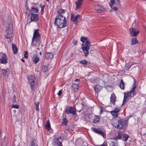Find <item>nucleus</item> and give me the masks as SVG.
<instances>
[{
  "label": "nucleus",
  "mask_w": 146,
  "mask_h": 146,
  "mask_svg": "<svg viewBox=\"0 0 146 146\" xmlns=\"http://www.w3.org/2000/svg\"><path fill=\"white\" fill-rule=\"evenodd\" d=\"M138 43V41L136 38H133L131 39V45H133Z\"/></svg>",
  "instance_id": "obj_35"
},
{
  "label": "nucleus",
  "mask_w": 146,
  "mask_h": 146,
  "mask_svg": "<svg viewBox=\"0 0 146 146\" xmlns=\"http://www.w3.org/2000/svg\"><path fill=\"white\" fill-rule=\"evenodd\" d=\"M83 0H78L75 2V4L76 5V9H78L81 7Z\"/></svg>",
  "instance_id": "obj_20"
},
{
  "label": "nucleus",
  "mask_w": 146,
  "mask_h": 146,
  "mask_svg": "<svg viewBox=\"0 0 146 146\" xmlns=\"http://www.w3.org/2000/svg\"><path fill=\"white\" fill-rule=\"evenodd\" d=\"M21 61L23 62H25V60H24L23 59V58H22L21 59Z\"/></svg>",
  "instance_id": "obj_52"
},
{
  "label": "nucleus",
  "mask_w": 146,
  "mask_h": 146,
  "mask_svg": "<svg viewBox=\"0 0 146 146\" xmlns=\"http://www.w3.org/2000/svg\"><path fill=\"white\" fill-rule=\"evenodd\" d=\"M28 53L27 51H25V52L24 53V57L26 58H28Z\"/></svg>",
  "instance_id": "obj_42"
},
{
  "label": "nucleus",
  "mask_w": 146,
  "mask_h": 146,
  "mask_svg": "<svg viewBox=\"0 0 146 146\" xmlns=\"http://www.w3.org/2000/svg\"><path fill=\"white\" fill-rule=\"evenodd\" d=\"M48 70V67L46 66H42V70L43 72H46Z\"/></svg>",
  "instance_id": "obj_37"
},
{
  "label": "nucleus",
  "mask_w": 146,
  "mask_h": 146,
  "mask_svg": "<svg viewBox=\"0 0 146 146\" xmlns=\"http://www.w3.org/2000/svg\"><path fill=\"white\" fill-rule=\"evenodd\" d=\"M60 138H58L56 139H54L52 141V143L54 146H62V143L59 141Z\"/></svg>",
  "instance_id": "obj_15"
},
{
  "label": "nucleus",
  "mask_w": 146,
  "mask_h": 146,
  "mask_svg": "<svg viewBox=\"0 0 146 146\" xmlns=\"http://www.w3.org/2000/svg\"><path fill=\"white\" fill-rule=\"evenodd\" d=\"M62 93V90H59V91L58 92V96H60L61 95Z\"/></svg>",
  "instance_id": "obj_45"
},
{
  "label": "nucleus",
  "mask_w": 146,
  "mask_h": 146,
  "mask_svg": "<svg viewBox=\"0 0 146 146\" xmlns=\"http://www.w3.org/2000/svg\"><path fill=\"white\" fill-rule=\"evenodd\" d=\"M111 123L115 127H117L119 129H121L123 126L125 125V123L123 121L116 119H113Z\"/></svg>",
  "instance_id": "obj_6"
},
{
  "label": "nucleus",
  "mask_w": 146,
  "mask_h": 146,
  "mask_svg": "<svg viewBox=\"0 0 146 146\" xmlns=\"http://www.w3.org/2000/svg\"><path fill=\"white\" fill-rule=\"evenodd\" d=\"M2 72L3 76L5 77L6 75L8 76L9 74L10 71L9 68H7L6 69L2 70Z\"/></svg>",
  "instance_id": "obj_22"
},
{
  "label": "nucleus",
  "mask_w": 146,
  "mask_h": 146,
  "mask_svg": "<svg viewBox=\"0 0 146 146\" xmlns=\"http://www.w3.org/2000/svg\"><path fill=\"white\" fill-rule=\"evenodd\" d=\"M129 31L130 33V35L132 37L136 36L139 33L138 30L133 28H130Z\"/></svg>",
  "instance_id": "obj_11"
},
{
  "label": "nucleus",
  "mask_w": 146,
  "mask_h": 146,
  "mask_svg": "<svg viewBox=\"0 0 146 146\" xmlns=\"http://www.w3.org/2000/svg\"><path fill=\"white\" fill-rule=\"evenodd\" d=\"M77 40H74L73 41V44L74 45H77Z\"/></svg>",
  "instance_id": "obj_46"
},
{
  "label": "nucleus",
  "mask_w": 146,
  "mask_h": 146,
  "mask_svg": "<svg viewBox=\"0 0 146 146\" xmlns=\"http://www.w3.org/2000/svg\"><path fill=\"white\" fill-rule=\"evenodd\" d=\"M94 9L98 12H100L101 11H105L106 9L103 7H102L101 5L97 4L94 6Z\"/></svg>",
  "instance_id": "obj_13"
},
{
  "label": "nucleus",
  "mask_w": 146,
  "mask_h": 146,
  "mask_svg": "<svg viewBox=\"0 0 146 146\" xmlns=\"http://www.w3.org/2000/svg\"><path fill=\"white\" fill-rule=\"evenodd\" d=\"M46 1H47L48 2H49V0H46Z\"/></svg>",
  "instance_id": "obj_55"
},
{
  "label": "nucleus",
  "mask_w": 146,
  "mask_h": 146,
  "mask_svg": "<svg viewBox=\"0 0 146 146\" xmlns=\"http://www.w3.org/2000/svg\"><path fill=\"white\" fill-rule=\"evenodd\" d=\"M13 25L12 24H10L7 28L4 35L5 37L8 39L7 41L8 42H11L13 40Z\"/></svg>",
  "instance_id": "obj_3"
},
{
  "label": "nucleus",
  "mask_w": 146,
  "mask_h": 146,
  "mask_svg": "<svg viewBox=\"0 0 146 146\" xmlns=\"http://www.w3.org/2000/svg\"><path fill=\"white\" fill-rule=\"evenodd\" d=\"M16 97L15 95H14L13 97V103H14L15 102H16Z\"/></svg>",
  "instance_id": "obj_43"
},
{
  "label": "nucleus",
  "mask_w": 146,
  "mask_h": 146,
  "mask_svg": "<svg viewBox=\"0 0 146 146\" xmlns=\"http://www.w3.org/2000/svg\"><path fill=\"white\" fill-rule=\"evenodd\" d=\"M80 15L77 14L75 17L73 14H71L70 20L73 22L74 24H76L78 23V19L80 18Z\"/></svg>",
  "instance_id": "obj_10"
},
{
  "label": "nucleus",
  "mask_w": 146,
  "mask_h": 146,
  "mask_svg": "<svg viewBox=\"0 0 146 146\" xmlns=\"http://www.w3.org/2000/svg\"><path fill=\"white\" fill-rule=\"evenodd\" d=\"M110 102L111 103L113 104H115V94H112L110 98Z\"/></svg>",
  "instance_id": "obj_26"
},
{
  "label": "nucleus",
  "mask_w": 146,
  "mask_h": 146,
  "mask_svg": "<svg viewBox=\"0 0 146 146\" xmlns=\"http://www.w3.org/2000/svg\"><path fill=\"white\" fill-rule=\"evenodd\" d=\"M63 121L62 122V124L64 125H66L67 124L68 120L66 118H64L62 119Z\"/></svg>",
  "instance_id": "obj_36"
},
{
  "label": "nucleus",
  "mask_w": 146,
  "mask_h": 146,
  "mask_svg": "<svg viewBox=\"0 0 146 146\" xmlns=\"http://www.w3.org/2000/svg\"><path fill=\"white\" fill-rule=\"evenodd\" d=\"M39 60V57L36 56H35L33 57V61L34 63L36 64L37 63Z\"/></svg>",
  "instance_id": "obj_34"
},
{
  "label": "nucleus",
  "mask_w": 146,
  "mask_h": 146,
  "mask_svg": "<svg viewBox=\"0 0 146 146\" xmlns=\"http://www.w3.org/2000/svg\"><path fill=\"white\" fill-rule=\"evenodd\" d=\"M30 146H38L36 142V140L34 139H32L30 142Z\"/></svg>",
  "instance_id": "obj_29"
},
{
  "label": "nucleus",
  "mask_w": 146,
  "mask_h": 146,
  "mask_svg": "<svg viewBox=\"0 0 146 146\" xmlns=\"http://www.w3.org/2000/svg\"><path fill=\"white\" fill-rule=\"evenodd\" d=\"M80 111H81L80 110V111H79V112H80Z\"/></svg>",
  "instance_id": "obj_57"
},
{
  "label": "nucleus",
  "mask_w": 146,
  "mask_h": 146,
  "mask_svg": "<svg viewBox=\"0 0 146 146\" xmlns=\"http://www.w3.org/2000/svg\"><path fill=\"white\" fill-rule=\"evenodd\" d=\"M100 116L97 115H95L94 117L93 120L92 122L95 123H100Z\"/></svg>",
  "instance_id": "obj_21"
},
{
  "label": "nucleus",
  "mask_w": 146,
  "mask_h": 146,
  "mask_svg": "<svg viewBox=\"0 0 146 146\" xmlns=\"http://www.w3.org/2000/svg\"><path fill=\"white\" fill-rule=\"evenodd\" d=\"M72 87L73 88L74 92H77L78 89V86L77 84H74L72 85Z\"/></svg>",
  "instance_id": "obj_30"
},
{
  "label": "nucleus",
  "mask_w": 146,
  "mask_h": 146,
  "mask_svg": "<svg viewBox=\"0 0 146 146\" xmlns=\"http://www.w3.org/2000/svg\"><path fill=\"white\" fill-rule=\"evenodd\" d=\"M113 9L115 11H116L117 10V7H114L113 8Z\"/></svg>",
  "instance_id": "obj_47"
},
{
  "label": "nucleus",
  "mask_w": 146,
  "mask_h": 146,
  "mask_svg": "<svg viewBox=\"0 0 146 146\" xmlns=\"http://www.w3.org/2000/svg\"><path fill=\"white\" fill-rule=\"evenodd\" d=\"M96 146H108L106 141H104V143L100 145H96Z\"/></svg>",
  "instance_id": "obj_40"
},
{
  "label": "nucleus",
  "mask_w": 146,
  "mask_h": 146,
  "mask_svg": "<svg viewBox=\"0 0 146 146\" xmlns=\"http://www.w3.org/2000/svg\"><path fill=\"white\" fill-rule=\"evenodd\" d=\"M137 63L134 62H133L132 63L131 65L130 66L129 68L132 65H133V64H136Z\"/></svg>",
  "instance_id": "obj_51"
},
{
  "label": "nucleus",
  "mask_w": 146,
  "mask_h": 146,
  "mask_svg": "<svg viewBox=\"0 0 146 146\" xmlns=\"http://www.w3.org/2000/svg\"><path fill=\"white\" fill-rule=\"evenodd\" d=\"M136 88V86H134L130 91L127 93H124V96L122 105H123L127 100L130 99L131 97L136 94L137 93L135 90Z\"/></svg>",
  "instance_id": "obj_4"
},
{
  "label": "nucleus",
  "mask_w": 146,
  "mask_h": 146,
  "mask_svg": "<svg viewBox=\"0 0 146 146\" xmlns=\"http://www.w3.org/2000/svg\"><path fill=\"white\" fill-rule=\"evenodd\" d=\"M119 111V108H116L114 110L111 111V113L112 115L115 117H117L118 116L117 113Z\"/></svg>",
  "instance_id": "obj_23"
},
{
  "label": "nucleus",
  "mask_w": 146,
  "mask_h": 146,
  "mask_svg": "<svg viewBox=\"0 0 146 146\" xmlns=\"http://www.w3.org/2000/svg\"><path fill=\"white\" fill-rule=\"evenodd\" d=\"M39 18V16L38 14H32L31 15V21H37Z\"/></svg>",
  "instance_id": "obj_16"
},
{
  "label": "nucleus",
  "mask_w": 146,
  "mask_h": 146,
  "mask_svg": "<svg viewBox=\"0 0 146 146\" xmlns=\"http://www.w3.org/2000/svg\"><path fill=\"white\" fill-rule=\"evenodd\" d=\"M36 110L38 111H39V109L38 106H36Z\"/></svg>",
  "instance_id": "obj_48"
},
{
  "label": "nucleus",
  "mask_w": 146,
  "mask_h": 146,
  "mask_svg": "<svg viewBox=\"0 0 146 146\" xmlns=\"http://www.w3.org/2000/svg\"><path fill=\"white\" fill-rule=\"evenodd\" d=\"M119 87L122 90H124L125 89L124 83L122 79L120 81Z\"/></svg>",
  "instance_id": "obj_32"
},
{
  "label": "nucleus",
  "mask_w": 146,
  "mask_h": 146,
  "mask_svg": "<svg viewBox=\"0 0 146 146\" xmlns=\"http://www.w3.org/2000/svg\"><path fill=\"white\" fill-rule=\"evenodd\" d=\"M92 130L95 133L101 135L104 138H106V137L105 131H102L101 128H96L94 127H92Z\"/></svg>",
  "instance_id": "obj_8"
},
{
  "label": "nucleus",
  "mask_w": 146,
  "mask_h": 146,
  "mask_svg": "<svg viewBox=\"0 0 146 146\" xmlns=\"http://www.w3.org/2000/svg\"><path fill=\"white\" fill-rule=\"evenodd\" d=\"M122 137V134H121V132H119L118 133V135L113 139H115L117 141L118 139H121Z\"/></svg>",
  "instance_id": "obj_31"
},
{
  "label": "nucleus",
  "mask_w": 146,
  "mask_h": 146,
  "mask_svg": "<svg viewBox=\"0 0 146 146\" xmlns=\"http://www.w3.org/2000/svg\"><path fill=\"white\" fill-rule=\"evenodd\" d=\"M114 4H116L117 7H119L120 5L119 0H111L109 4L111 8H112L113 5Z\"/></svg>",
  "instance_id": "obj_14"
},
{
  "label": "nucleus",
  "mask_w": 146,
  "mask_h": 146,
  "mask_svg": "<svg viewBox=\"0 0 146 146\" xmlns=\"http://www.w3.org/2000/svg\"><path fill=\"white\" fill-rule=\"evenodd\" d=\"M76 109L72 106L67 108L65 111V113L67 114H72L73 115H77L76 113Z\"/></svg>",
  "instance_id": "obj_9"
},
{
  "label": "nucleus",
  "mask_w": 146,
  "mask_h": 146,
  "mask_svg": "<svg viewBox=\"0 0 146 146\" xmlns=\"http://www.w3.org/2000/svg\"><path fill=\"white\" fill-rule=\"evenodd\" d=\"M103 88V87L98 84L96 85L94 87V89L95 92L97 94L100 92V90Z\"/></svg>",
  "instance_id": "obj_18"
},
{
  "label": "nucleus",
  "mask_w": 146,
  "mask_h": 146,
  "mask_svg": "<svg viewBox=\"0 0 146 146\" xmlns=\"http://www.w3.org/2000/svg\"><path fill=\"white\" fill-rule=\"evenodd\" d=\"M38 8H35L32 7H31L29 13H28V15H29L31 14H38Z\"/></svg>",
  "instance_id": "obj_12"
},
{
  "label": "nucleus",
  "mask_w": 146,
  "mask_h": 146,
  "mask_svg": "<svg viewBox=\"0 0 146 146\" xmlns=\"http://www.w3.org/2000/svg\"><path fill=\"white\" fill-rule=\"evenodd\" d=\"M80 79H76L75 80V81L76 82H79Z\"/></svg>",
  "instance_id": "obj_50"
},
{
  "label": "nucleus",
  "mask_w": 146,
  "mask_h": 146,
  "mask_svg": "<svg viewBox=\"0 0 146 146\" xmlns=\"http://www.w3.org/2000/svg\"><path fill=\"white\" fill-rule=\"evenodd\" d=\"M111 146H118L117 142L115 139H112L110 143Z\"/></svg>",
  "instance_id": "obj_27"
},
{
  "label": "nucleus",
  "mask_w": 146,
  "mask_h": 146,
  "mask_svg": "<svg viewBox=\"0 0 146 146\" xmlns=\"http://www.w3.org/2000/svg\"><path fill=\"white\" fill-rule=\"evenodd\" d=\"M80 63L84 65H87L88 64L87 61L85 60H82L80 61Z\"/></svg>",
  "instance_id": "obj_38"
},
{
  "label": "nucleus",
  "mask_w": 146,
  "mask_h": 146,
  "mask_svg": "<svg viewBox=\"0 0 146 146\" xmlns=\"http://www.w3.org/2000/svg\"><path fill=\"white\" fill-rule=\"evenodd\" d=\"M39 54H40V55H41V54H42V53H41V52H39Z\"/></svg>",
  "instance_id": "obj_53"
},
{
  "label": "nucleus",
  "mask_w": 146,
  "mask_h": 146,
  "mask_svg": "<svg viewBox=\"0 0 146 146\" xmlns=\"http://www.w3.org/2000/svg\"><path fill=\"white\" fill-rule=\"evenodd\" d=\"M28 80L30 85L32 91H34L36 89L37 84L36 82V78L35 76H29Z\"/></svg>",
  "instance_id": "obj_5"
},
{
  "label": "nucleus",
  "mask_w": 146,
  "mask_h": 146,
  "mask_svg": "<svg viewBox=\"0 0 146 146\" xmlns=\"http://www.w3.org/2000/svg\"><path fill=\"white\" fill-rule=\"evenodd\" d=\"M37 50H40V49H39V48H37Z\"/></svg>",
  "instance_id": "obj_54"
},
{
  "label": "nucleus",
  "mask_w": 146,
  "mask_h": 146,
  "mask_svg": "<svg viewBox=\"0 0 146 146\" xmlns=\"http://www.w3.org/2000/svg\"><path fill=\"white\" fill-rule=\"evenodd\" d=\"M38 31V29L35 30L32 38V43L34 41L36 42H39V43L41 42V41H40L41 38L40 35Z\"/></svg>",
  "instance_id": "obj_7"
},
{
  "label": "nucleus",
  "mask_w": 146,
  "mask_h": 146,
  "mask_svg": "<svg viewBox=\"0 0 146 146\" xmlns=\"http://www.w3.org/2000/svg\"><path fill=\"white\" fill-rule=\"evenodd\" d=\"M129 137V135L126 134L124 133L122 134V137H123L122 139L124 141H127Z\"/></svg>",
  "instance_id": "obj_33"
},
{
  "label": "nucleus",
  "mask_w": 146,
  "mask_h": 146,
  "mask_svg": "<svg viewBox=\"0 0 146 146\" xmlns=\"http://www.w3.org/2000/svg\"><path fill=\"white\" fill-rule=\"evenodd\" d=\"M53 57V54L52 53H46L45 55V58L47 60L52 58Z\"/></svg>",
  "instance_id": "obj_24"
},
{
  "label": "nucleus",
  "mask_w": 146,
  "mask_h": 146,
  "mask_svg": "<svg viewBox=\"0 0 146 146\" xmlns=\"http://www.w3.org/2000/svg\"><path fill=\"white\" fill-rule=\"evenodd\" d=\"M12 48L14 54L17 53L18 52V49L16 45L13 43L12 44Z\"/></svg>",
  "instance_id": "obj_28"
},
{
  "label": "nucleus",
  "mask_w": 146,
  "mask_h": 146,
  "mask_svg": "<svg viewBox=\"0 0 146 146\" xmlns=\"http://www.w3.org/2000/svg\"><path fill=\"white\" fill-rule=\"evenodd\" d=\"M12 108H15L18 109L19 108V106L18 105H11Z\"/></svg>",
  "instance_id": "obj_41"
},
{
  "label": "nucleus",
  "mask_w": 146,
  "mask_h": 146,
  "mask_svg": "<svg viewBox=\"0 0 146 146\" xmlns=\"http://www.w3.org/2000/svg\"><path fill=\"white\" fill-rule=\"evenodd\" d=\"M25 6H26L25 9L26 10V13H27L28 14V13L27 12V11L28 10L29 12V11H30V10H29V7H28L27 4L25 5Z\"/></svg>",
  "instance_id": "obj_44"
},
{
  "label": "nucleus",
  "mask_w": 146,
  "mask_h": 146,
  "mask_svg": "<svg viewBox=\"0 0 146 146\" xmlns=\"http://www.w3.org/2000/svg\"><path fill=\"white\" fill-rule=\"evenodd\" d=\"M39 104V102H37L36 104V106H38Z\"/></svg>",
  "instance_id": "obj_49"
},
{
  "label": "nucleus",
  "mask_w": 146,
  "mask_h": 146,
  "mask_svg": "<svg viewBox=\"0 0 146 146\" xmlns=\"http://www.w3.org/2000/svg\"><path fill=\"white\" fill-rule=\"evenodd\" d=\"M65 17H61L56 16L55 18L54 25L59 28H64L67 25V21Z\"/></svg>",
  "instance_id": "obj_2"
},
{
  "label": "nucleus",
  "mask_w": 146,
  "mask_h": 146,
  "mask_svg": "<svg viewBox=\"0 0 146 146\" xmlns=\"http://www.w3.org/2000/svg\"><path fill=\"white\" fill-rule=\"evenodd\" d=\"M81 40L83 42L82 49L85 54V57L88 56L89 54V50L91 46L90 40L86 37L82 36L81 38Z\"/></svg>",
  "instance_id": "obj_1"
},
{
  "label": "nucleus",
  "mask_w": 146,
  "mask_h": 146,
  "mask_svg": "<svg viewBox=\"0 0 146 146\" xmlns=\"http://www.w3.org/2000/svg\"><path fill=\"white\" fill-rule=\"evenodd\" d=\"M7 62V55L4 54L0 58V63L3 64H6Z\"/></svg>",
  "instance_id": "obj_17"
},
{
  "label": "nucleus",
  "mask_w": 146,
  "mask_h": 146,
  "mask_svg": "<svg viewBox=\"0 0 146 146\" xmlns=\"http://www.w3.org/2000/svg\"><path fill=\"white\" fill-rule=\"evenodd\" d=\"M39 6L40 7H41V11L42 13V14L43 12H44V9L45 7L44 5H42L40 4L39 5Z\"/></svg>",
  "instance_id": "obj_39"
},
{
  "label": "nucleus",
  "mask_w": 146,
  "mask_h": 146,
  "mask_svg": "<svg viewBox=\"0 0 146 146\" xmlns=\"http://www.w3.org/2000/svg\"><path fill=\"white\" fill-rule=\"evenodd\" d=\"M44 127L48 131H49L51 129L50 125L49 120L47 121Z\"/></svg>",
  "instance_id": "obj_25"
},
{
  "label": "nucleus",
  "mask_w": 146,
  "mask_h": 146,
  "mask_svg": "<svg viewBox=\"0 0 146 146\" xmlns=\"http://www.w3.org/2000/svg\"><path fill=\"white\" fill-rule=\"evenodd\" d=\"M43 46V45H41V46H42V47Z\"/></svg>",
  "instance_id": "obj_56"
},
{
  "label": "nucleus",
  "mask_w": 146,
  "mask_h": 146,
  "mask_svg": "<svg viewBox=\"0 0 146 146\" xmlns=\"http://www.w3.org/2000/svg\"><path fill=\"white\" fill-rule=\"evenodd\" d=\"M65 12L64 10L61 8L59 9L57 11V13L58 14L56 16H58L61 17H65L63 15V14L65 13Z\"/></svg>",
  "instance_id": "obj_19"
}]
</instances>
